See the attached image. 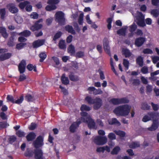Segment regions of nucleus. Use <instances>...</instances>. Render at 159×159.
<instances>
[{"label":"nucleus","mask_w":159,"mask_h":159,"mask_svg":"<svg viewBox=\"0 0 159 159\" xmlns=\"http://www.w3.org/2000/svg\"><path fill=\"white\" fill-rule=\"evenodd\" d=\"M26 67L29 71H32L33 69L34 71H37L36 67L35 65L34 66L32 64H29L27 65Z\"/></svg>","instance_id":"e433bc0d"},{"label":"nucleus","mask_w":159,"mask_h":159,"mask_svg":"<svg viewBox=\"0 0 159 159\" xmlns=\"http://www.w3.org/2000/svg\"><path fill=\"white\" fill-rule=\"evenodd\" d=\"M9 125L6 121L0 122V130L6 128Z\"/></svg>","instance_id":"3c124183"},{"label":"nucleus","mask_w":159,"mask_h":159,"mask_svg":"<svg viewBox=\"0 0 159 159\" xmlns=\"http://www.w3.org/2000/svg\"><path fill=\"white\" fill-rule=\"evenodd\" d=\"M114 132L117 135L119 136L121 138H123L125 136V133L124 131L120 130H115Z\"/></svg>","instance_id":"2f4dec72"},{"label":"nucleus","mask_w":159,"mask_h":159,"mask_svg":"<svg viewBox=\"0 0 159 159\" xmlns=\"http://www.w3.org/2000/svg\"><path fill=\"white\" fill-rule=\"evenodd\" d=\"M36 137V135L34 132H30L27 135L26 138L27 141H30L34 140Z\"/></svg>","instance_id":"aec40b11"},{"label":"nucleus","mask_w":159,"mask_h":159,"mask_svg":"<svg viewBox=\"0 0 159 159\" xmlns=\"http://www.w3.org/2000/svg\"><path fill=\"white\" fill-rule=\"evenodd\" d=\"M82 123L80 117L76 121L73 122L69 128L70 131L71 132L74 133L76 129L79 127Z\"/></svg>","instance_id":"9d476101"},{"label":"nucleus","mask_w":159,"mask_h":159,"mask_svg":"<svg viewBox=\"0 0 159 159\" xmlns=\"http://www.w3.org/2000/svg\"><path fill=\"white\" fill-rule=\"evenodd\" d=\"M24 100V97L23 96H21L20 97V98L17 100H16L14 102V103H16L18 104H21Z\"/></svg>","instance_id":"69168bd1"},{"label":"nucleus","mask_w":159,"mask_h":159,"mask_svg":"<svg viewBox=\"0 0 159 159\" xmlns=\"http://www.w3.org/2000/svg\"><path fill=\"white\" fill-rule=\"evenodd\" d=\"M68 52L72 56L74 55L75 52V50L74 47L71 44L70 45L68 48Z\"/></svg>","instance_id":"cd10ccee"},{"label":"nucleus","mask_w":159,"mask_h":159,"mask_svg":"<svg viewBox=\"0 0 159 159\" xmlns=\"http://www.w3.org/2000/svg\"><path fill=\"white\" fill-rule=\"evenodd\" d=\"M83 13H80L78 18V22L80 25H82L83 23Z\"/></svg>","instance_id":"09e8293b"},{"label":"nucleus","mask_w":159,"mask_h":159,"mask_svg":"<svg viewBox=\"0 0 159 159\" xmlns=\"http://www.w3.org/2000/svg\"><path fill=\"white\" fill-rule=\"evenodd\" d=\"M43 21V19H41L36 21L34 24L30 28V30L33 31H37L41 29L43 27V25L39 24L40 22Z\"/></svg>","instance_id":"9b49d317"},{"label":"nucleus","mask_w":159,"mask_h":159,"mask_svg":"<svg viewBox=\"0 0 159 159\" xmlns=\"http://www.w3.org/2000/svg\"><path fill=\"white\" fill-rule=\"evenodd\" d=\"M151 13L154 16L156 17L159 15V11L157 9H153L151 11Z\"/></svg>","instance_id":"8fccbe9b"},{"label":"nucleus","mask_w":159,"mask_h":159,"mask_svg":"<svg viewBox=\"0 0 159 159\" xmlns=\"http://www.w3.org/2000/svg\"><path fill=\"white\" fill-rule=\"evenodd\" d=\"M80 110L82 112L83 111H89L91 110V108L89 106L85 105L83 104L81 105L80 107Z\"/></svg>","instance_id":"79ce46f5"},{"label":"nucleus","mask_w":159,"mask_h":159,"mask_svg":"<svg viewBox=\"0 0 159 159\" xmlns=\"http://www.w3.org/2000/svg\"><path fill=\"white\" fill-rule=\"evenodd\" d=\"M7 99L8 102H11L13 103H14L15 101L12 95H8L7 97Z\"/></svg>","instance_id":"6e6d98bb"},{"label":"nucleus","mask_w":159,"mask_h":159,"mask_svg":"<svg viewBox=\"0 0 159 159\" xmlns=\"http://www.w3.org/2000/svg\"><path fill=\"white\" fill-rule=\"evenodd\" d=\"M37 126V125L36 123L32 122L29 127L28 128L30 130H34L36 128Z\"/></svg>","instance_id":"e2e57ef3"},{"label":"nucleus","mask_w":159,"mask_h":159,"mask_svg":"<svg viewBox=\"0 0 159 159\" xmlns=\"http://www.w3.org/2000/svg\"><path fill=\"white\" fill-rule=\"evenodd\" d=\"M65 30L68 33H70L73 34H75V30L71 25H66L65 27Z\"/></svg>","instance_id":"5701e85b"},{"label":"nucleus","mask_w":159,"mask_h":159,"mask_svg":"<svg viewBox=\"0 0 159 159\" xmlns=\"http://www.w3.org/2000/svg\"><path fill=\"white\" fill-rule=\"evenodd\" d=\"M34 154V152H33L32 151L29 150L25 152V156L27 157H31L33 156Z\"/></svg>","instance_id":"4d7b16f0"},{"label":"nucleus","mask_w":159,"mask_h":159,"mask_svg":"<svg viewBox=\"0 0 159 159\" xmlns=\"http://www.w3.org/2000/svg\"><path fill=\"white\" fill-rule=\"evenodd\" d=\"M131 108V107L128 105H122L116 107L113 112L117 116H125L129 114Z\"/></svg>","instance_id":"f03ea898"},{"label":"nucleus","mask_w":159,"mask_h":159,"mask_svg":"<svg viewBox=\"0 0 159 159\" xmlns=\"http://www.w3.org/2000/svg\"><path fill=\"white\" fill-rule=\"evenodd\" d=\"M14 40V36H11L9 38L8 41L7 45L9 47H12L15 45Z\"/></svg>","instance_id":"c85d7f7f"},{"label":"nucleus","mask_w":159,"mask_h":159,"mask_svg":"<svg viewBox=\"0 0 159 159\" xmlns=\"http://www.w3.org/2000/svg\"><path fill=\"white\" fill-rule=\"evenodd\" d=\"M69 78L71 81L76 82L79 80L78 76L76 75H74L72 74H71L69 75Z\"/></svg>","instance_id":"473e14b6"},{"label":"nucleus","mask_w":159,"mask_h":159,"mask_svg":"<svg viewBox=\"0 0 159 159\" xmlns=\"http://www.w3.org/2000/svg\"><path fill=\"white\" fill-rule=\"evenodd\" d=\"M55 20L61 25H64L65 24V19L64 13L62 11H57L55 14Z\"/></svg>","instance_id":"39448f33"},{"label":"nucleus","mask_w":159,"mask_h":159,"mask_svg":"<svg viewBox=\"0 0 159 159\" xmlns=\"http://www.w3.org/2000/svg\"><path fill=\"white\" fill-rule=\"evenodd\" d=\"M123 64L126 68V70H128L129 66V62L127 59H124L123 60Z\"/></svg>","instance_id":"603ef678"},{"label":"nucleus","mask_w":159,"mask_h":159,"mask_svg":"<svg viewBox=\"0 0 159 159\" xmlns=\"http://www.w3.org/2000/svg\"><path fill=\"white\" fill-rule=\"evenodd\" d=\"M85 100L90 105H93V108L95 110H98L102 105V99L98 97L93 98L90 96H87L85 98Z\"/></svg>","instance_id":"7ed1b4c3"},{"label":"nucleus","mask_w":159,"mask_h":159,"mask_svg":"<svg viewBox=\"0 0 159 159\" xmlns=\"http://www.w3.org/2000/svg\"><path fill=\"white\" fill-rule=\"evenodd\" d=\"M137 28V25L134 22L129 26V31L131 33H133L136 30Z\"/></svg>","instance_id":"4c0bfd02"},{"label":"nucleus","mask_w":159,"mask_h":159,"mask_svg":"<svg viewBox=\"0 0 159 159\" xmlns=\"http://www.w3.org/2000/svg\"><path fill=\"white\" fill-rule=\"evenodd\" d=\"M39 17V15L36 12H33L30 15V17L31 18L35 19H37Z\"/></svg>","instance_id":"774afa93"},{"label":"nucleus","mask_w":159,"mask_h":159,"mask_svg":"<svg viewBox=\"0 0 159 159\" xmlns=\"http://www.w3.org/2000/svg\"><path fill=\"white\" fill-rule=\"evenodd\" d=\"M108 138L111 140H115L116 139V136L115 134L111 132L108 135Z\"/></svg>","instance_id":"5fc2aeb1"},{"label":"nucleus","mask_w":159,"mask_h":159,"mask_svg":"<svg viewBox=\"0 0 159 159\" xmlns=\"http://www.w3.org/2000/svg\"><path fill=\"white\" fill-rule=\"evenodd\" d=\"M25 100L28 102H32L34 100V97L30 94H27L25 97Z\"/></svg>","instance_id":"c03bdc74"},{"label":"nucleus","mask_w":159,"mask_h":159,"mask_svg":"<svg viewBox=\"0 0 159 159\" xmlns=\"http://www.w3.org/2000/svg\"><path fill=\"white\" fill-rule=\"evenodd\" d=\"M87 91H89V93H91L93 92V93L94 95L102 94L103 93V91L100 89H96L94 87H90L87 89Z\"/></svg>","instance_id":"dca6fc26"},{"label":"nucleus","mask_w":159,"mask_h":159,"mask_svg":"<svg viewBox=\"0 0 159 159\" xmlns=\"http://www.w3.org/2000/svg\"><path fill=\"white\" fill-rule=\"evenodd\" d=\"M120 150V148L118 146H116L113 148L111 152L112 155H117Z\"/></svg>","instance_id":"f704fd0d"},{"label":"nucleus","mask_w":159,"mask_h":159,"mask_svg":"<svg viewBox=\"0 0 159 159\" xmlns=\"http://www.w3.org/2000/svg\"><path fill=\"white\" fill-rule=\"evenodd\" d=\"M52 59L55 63L57 66H58L60 64V61L59 58L56 57H52Z\"/></svg>","instance_id":"338daca9"},{"label":"nucleus","mask_w":159,"mask_h":159,"mask_svg":"<svg viewBox=\"0 0 159 159\" xmlns=\"http://www.w3.org/2000/svg\"><path fill=\"white\" fill-rule=\"evenodd\" d=\"M62 34V33L61 31H58L55 34L53 38V40L56 41L57 39L59 38L61 36Z\"/></svg>","instance_id":"a19ab883"},{"label":"nucleus","mask_w":159,"mask_h":159,"mask_svg":"<svg viewBox=\"0 0 159 159\" xmlns=\"http://www.w3.org/2000/svg\"><path fill=\"white\" fill-rule=\"evenodd\" d=\"M16 135L19 138L23 137H25V133L21 130H17L16 133Z\"/></svg>","instance_id":"58836bf2"},{"label":"nucleus","mask_w":159,"mask_h":159,"mask_svg":"<svg viewBox=\"0 0 159 159\" xmlns=\"http://www.w3.org/2000/svg\"><path fill=\"white\" fill-rule=\"evenodd\" d=\"M61 80L62 84L66 85L69 84V81L67 77L65 76V74H62L61 77Z\"/></svg>","instance_id":"4be33fe9"},{"label":"nucleus","mask_w":159,"mask_h":159,"mask_svg":"<svg viewBox=\"0 0 159 159\" xmlns=\"http://www.w3.org/2000/svg\"><path fill=\"white\" fill-rule=\"evenodd\" d=\"M4 60L9 58L11 56V53H7L2 54Z\"/></svg>","instance_id":"680f3d73"},{"label":"nucleus","mask_w":159,"mask_h":159,"mask_svg":"<svg viewBox=\"0 0 159 159\" xmlns=\"http://www.w3.org/2000/svg\"><path fill=\"white\" fill-rule=\"evenodd\" d=\"M26 66L25 60H22L18 66V70L20 74H23L25 72Z\"/></svg>","instance_id":"f8f14e48"},{"label":"nucleus","mask_w":159,"mask_h":159,"mask_svg":"<svg viewBox=\"0 0 159 159\" xmlns=\"http://www.w3.org/2000/svg\"><path fill=\"white\" fill-rule=\"evenodd\" d=\"M29 3V2L27 1H25L23 2L20 3L19 5V7L21 9H24L25 6L28 4Z\"/></svg>","instance_id":"a18cd8bd"},{"label":"nucleus","mask_w":159,"mask_h":159,"mask_svg":"<svg viewBox=\"0 0 159 159\" xmlns=\"http://www.w3.org/2000/svg\"><path fill=\"white\" fill-rule=\"evenodd\" d=\"M84 56V53L81 51L77 52L75 54V57L77 58H81Z\"/></svg>","instance_id":"bf43d9fd"},{"label":"nucleus","mask_w":159,"mask_h":159,"mask_svg":"<svg viewBox=\"0 0 159 159\" xmlns=\"http://www.w3.org/2000/svg\"><path fill=\"white\" fill-rule=\"evenodd\" d=\"M43 137L40 135L33 142V145L35 148H39L43 145Z\"/></svg>","instance_id":"423d86ee"},{"label":"nucleus","mask_w":159,"mask_h":159,"mask_svg":"<svg viewBox=\"0 0 159 159\" xmlns=\"http://www.w3.org/2000/svg\"><path fill=\"white\" fill-rule=\"evenodd\" d=\"M0 33L4 38L6 39L8 37V34L5 28L0 27Z\"/></svg>","instance_id":"b1692460"},{"label":"nucleus","mask_w":159,"mask_h":159,"mask_svg":"<svg viewBox=\"0 0 159 159\" xmlns=\"http://www.w3.org/2000/svg\"><path fill=\"white\" fill-rule=\"evenodd\" d=\"M34 153L35 159H43V153L41 149L35 148L34 150Z\"/></svg>","instance_id":"4468645a"},{"label":"nucleus","mask_w":159,"mask_h":159,"mask_svg":"<svg viewBox=\"0 0 159 159\" xmlns=\"http://www.w3.org/2000/svg\"><path fill=\"white\" fill-rule=\"evenodd\" d=\"M31 32L27 30H24V31L21 32L19 34L20 35L24 36L26 37L30 36L31 35Z\"/></svg>","instance_id":"7c9ffc66"},{"label":"nucleus","mask_w":159,"mask_h":159,"mask_svg":"<svg viewBox=\"0 0 159 159\" xmlns=\"http://www.w3.org/2000/svg\"><path fill=\"white\" fill-rule=\"evenodd\" d=\"M129 100L125 98H113L110 100L109 102L114 105H119L125 103H128Z\"/></svg>","instance_id":"0eeeda50"},{"label":"nucleus","mask_w":159,"mask_h":159,"mask_svg":"<svg viewBox=\"0 0 159 159\" xmlns=\"http://www.w3.org/2000/svg\"><path fill=\"white\" fill-rule=\"evenodd\" d=\"M137 24L139 26L144 27L146 26L144 21V17L142 13L139 12V15L136 17Z\"/></svg>","instance_id":"1a4fd4ad"},{"label":"nucleus","mask_w":159,"mask_h":159,"mask_svg":"<svg viewBox=\"0 0 159 159\" xmlns=\"http://www.w3.org/2000/svg\"><path fill=\"white\" fill-rule=\"evenodd\" d=\"M16 137L15 136H10L8 139V143L10 144H12L16 140Z\"/></svg>","instance_id":"de8ad7c7"},{"label":"nucleus","mask_w":159,"mask_h":159,"mask_svg":"<svg viewBox=\"0 0 159 159\" xmlns=\"http://www.w3.org/2000/svg\"><path fill=\"white\" fill-rule=\"evenodd\" d=\"M60 0H48L47 3L48 4L45 7V10L48 11H51L57 8V5L60 2Z\"/></svg>","instance_id":"20e7f679"},{"label":"nucleus","mask_w":159,"mask_h":159,"mask_svg":"<svg viewBox=\"0 0 159 159\" xmlns=\"http://www.w3.org/2000/svg\"><path fill=\"white\" fill-rule=\"evenodd\" d=\"M146 39L143 37L136 38L135 40L134 44L137 47L142 46L146 41Z\"/></svg>","instance_id":"f3484780"},{"label":"nucleus","mask_w":159,"mask_h":159,"mask_svg":"<svg viewBox=\"0 0 159 159\" xmlns=\"http://www.w3.org/2000/svg\"><path fill=\"white\" fill-rule=\"evenodd\" d=\"M122 54L125 56V57H130L132 55V53L127 48H124L122 49Z\"/></svg>","instance_id":"bb28decb"},{"label":"nucleus","mask_w":159,"mask_h":159,"mask_svg":"<svg viewBox=\"0 0 159 159\" xmlns=\"http://www.w3.org/2000/svg\"><path fill=\"white\" fill-rule=\"evenodd\" d=\"M150 106L146 102L143 103L142 104V108L144 110H148L150 108Z\"/></svg>","instance_id":"864d4df0"},{"label":"nucleus","mask_w":159,"mask_h":159,"mask_svg":"<svg viewBox=\"0 0 159 159\" xmlns=\"http://www.w3.org/2000/svg\"><path fill=\"white\" fill-rule=\"evenodd\" d=\"M137 63L139 66H142L143 65V58L141 56H139L136 59Z\"/></svg>","instance_id":"c9c22d12"},{"label":"nucleus","mask_w":159,"mask_h":159,"mask_svg":"<svg viewBox=\"0 0 159 159\" xmlns=\"http://www.w3.org/2000/svg\"><path fill=\"white\" fill-rule=\"evenodd\" d=\"M19 76V78L18 79V81L20 82H22L24 81L26 79V76L24 74H22Z\"/></svg>","instance_id":"0e129e2a"},{"label":"nucleus","mask_w":159,"mask_h":159,"mask_svg":"<svg viewBox=\"0 0 159 159\" xmlns=\"http://www.w3.org/2000/svg\"><path fill=\"white\" fill-rule=\"evenodd\" d=\"M59 48L61 49H65L66 48V45L64 40L61 39L60 40L58 43Z\"/></svg>","instance_id":"c756f323"},{"label":"nucleus","mask_w":159,"mask_h":159,"mask_svg":"<svg viewBox=\"0 0 159 159\" xmlns=\"http://www.w3.org/2000/svg\"><path fill=\"white\" fill-rule=\"evenodd\" d=\"M80 115L82 116L80 117L82 123H86L88 124V127L90 129H96L95 123L89 115L86 112H81Z\"/></svg>","instance_id":"f257e3e1"},{"label":"nucleus","mask_w":159,"mask_h":159,"mask_svg":"<svg viewBox=\"0 0 159 159\" xmlns=\"http://www.w3.org/2000/svg\"><path fill=\"white\" fill-rule=\"evenodd\" d=\"M108 122L110 125H120V123L116 118H113L111 120H109Z\"/></svg>","instance_id":"393cba45"},{"label":"nucleus","mask_w":159,"mask_h":159,"mask_svg":"<svg viewBox=\"0 0 159 159\" xmlns=\"http://www.w3.org/2000/svg\"><path fill=\"white\" fill-rule=\"evenodd\" d=\"M103 48L105 51L109 55L111 54L110 51V47L109 45V41L107 38H104L103 41Z\"/></svg>","instance_id":"2eb2a0df"},{"label":"nucleus","mask_w":159,"mask_h":159,"mask_svg":"<svg viewBox=\"0 0 159 159\" xmlns=\"http://www.w3.org/2000/svg\"><path fill=\"white\" fill-rule=\"evenodd\" d=\"M7 7L9 11L11 13L16 14L19 11V9L16 7L15 4L10 3L7 4Z\"/></svg>","instance_id":"ddd939ff"},{"label":"nucleus","mask_w":159,"mask_h":159,"mask_svg":"<svg viewBox=\"0 0 159 159\" xmlns=\"http://www.w3.org/2000/svg\"><path fill=\"white\" fill-rule=\"evenodd\" d=\"M105 150L109 152L110 151V148L107 146H106L103 147L98 148L96 149V151L98 152L103 153Z\"/></svg>","instance_id":"6ab92c4d"},{"label":"nucleus","mask_w":159,"mask_h":159,"mask_svg":"<svg viewBox=\"0 0 159 159\" xmlns=\"http://www.w3.org/2000/svg\"><path fill=\"white\" fill-rule=\"evenodd\" d=\"M148 115L150 117L151 120V119H154L156 116V114L154 112H149L148 113Z\"/></svg>","instance_id":"052dcab7"},{"label":"nucleus","mask_w":159,"mask_h":159,"mask_svg":"<svg viewBox=\"0 0 159 159\" xmlns=\"http://www.w3.org/2000/svg\"><path fill=\"white\" fill-rule=\"evenodd\" d=\"M26 44L25 43H17L16 46V48L19 50H20L22 49Z\"/></svg>","instance_id":"37998d69"},{"label":"nucleus","mask_w":159,"mask_h":159,"mask_svg":"<svg viewBox=\"0 0 159 159\" xmlns=\"http://www.w3.org/2000/svg\"><path fill=\"white\" fill-rule=\"evenodd\" d=\"M127 27L125 28H123L119 29L117 31V33L120 35L125 36L126 34Z\"/></svg>","instance_id":"a878e982"},{"label":"nucleus","mask_w":159,"mask_h":159,"mask_svg":"<svg viewBox=\"0 0 159 159\" xmlns=\"http://www.w3.org/2000/svg\"><path fill=\"white\" fill-rule=\"evenodd\" d=\"M45 40L44 39H38L34 41L32 43L33 48H37L42 45L45 43Z\"/></svg>","instance_id":"a211bd4d"},{"label":"nucleus","mask_w":159,"mask_h":159,"mask_svg":"<svg viewBox=\"0 0 159 159\" xmlns=\"http://www.w3.org/2000/svg\"><path fill=\"white\" fill-rule=\"evenodd\" d=\"M39 57L40 58L39 61L43 62L46 58L47 55L45 52H42L40 53L39 55Z\"/></svg>","instance_id":"72a5a7b5"},{"label":"nucleus","mask_w":159,"mask_h":159,"mask_svg":"<svg viewBox=\"0 0 159 159\" xmlns=\"http://www.w3.org/2000/svg\"><path fill=\"white\" fill-rule=\"evenodd\" d=\"M140 147V144L139 142H133L132 143L129 145V147L130 148L134 149L136 148Z\"/></svg>","instance_id":"ea45409f"},{"label":"nucleus","mask_w":159,"mask_h":159,"mask_svg":"<svg viewBox=\"0 0 159 159\" xmlns=\"http://www.w3.org/2000/svg\"><path fill=\"white\" fill-rule=\"evenodd\" d=\"M144 54H152L153 53L152 51L150 49L147 48L144 49L143 51Z\"/></svg>","instance_id":"13d9d810"},{"label":"nucleus","mask_w":159,"mask_h":159,"mask_svg":"<svg viewBox=\"0 0 159 159\" xmlns=\"http://www.w3.org/2000/svg\"><path fill=\"white\" fill-rule=\"evenodd\" d=\"M107 140L105 136H98L95 137L94 141L97 145H103L107 142Z\"/></svg>","instance_id":"6e6552de"},{"label":"nucleus","mask_w":159,"mask_h":159,"mask_svg":"<svg viewBox=\"0 0 159 159\" xmlns=\"http://www.w3.org/2000/svg\"><path fill=\"white\" fill-rule=\"evenodd\" d=\"M159 124L156 121H154L153 122L151 126L148 128V130L150 131H153L156 130L158 128Z\"/></svg>","instance_id":"412c9836"},{"label":"nucleus","mask_w":159,"mask_h":159,"mask_svg":"<svg viewBox=\"0 0 159 159\" xmlns=\"http://www.w3.org/2000/svg\"><path fill=\"white\" fill-rule=\"evenodd\" d=\"M112 21V19L111 17L108 18L107 20V22L108 23L107 27L109 30H110L111 28V23Z\"/></svg>","instance_id":"49530a36"}]
</instances>
